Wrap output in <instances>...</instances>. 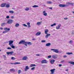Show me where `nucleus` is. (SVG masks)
Listing matches in <instances>:
<instances>
[{"mask_svg": "<svg viewBox=\"0 0 74 74\" xmlns=\"http://www.w3.org/2000/svg\"><path fill=\"white\" fill-rule=\"evenodd\" d=\"M18 44L20 45L23 44H24L25 46H27V44L28 45H32V43L31 42H25V40H21L19 42Z\"/></svg>", "mask_w": 74, "mask_h": 74, "instance_id": "obj_1", "label": "nucleus"}, {"mask_svg": "<svg viewBox=\"0 0 74 74\" xmlns=\"http://www.w3.org/2000/svg\"><path fill=\"white\" fill-rule=\"evenodd\" d=\"M4 30H5L4 31H3V33H7L8 31H10V28H4Z\"/></svg>", "mask_w": 74, "mask_h": 74, "instance_id": "obj_2", "label": "nucleus"}, {"mask_svg": "<svg viewBox=\"0 0 74 74\" xmlns=\"http://www.w3.org/2000/svg\"><path fill=\"white\" fill-rule=\"evenodd\" d=\"M14 42V41L13 40H10L9 41V45H10V46L12 45H13V44L12 43Z\"/></svg>", "mask_w": 74, "mask_h": 74, "instance_id": "obj_3", "label": "nucleus"}, {"mask_svg": "<svg viewBox=\"0 0 74 74\" xmlns=\"http://www.w3.org/2000/svg\"><path fill=\"white\" fill-rule=\"evenodd\" d=\"M51 51H53V52H56V53H58L59 52V51L58 50V49H51Z\"/></svg>", "mask_w": 74, "mask_h": 74, "instance_id": "obj_4", "label": "nucleus"}, {"mask_svg": "<svg viewBox=\"0 0 74 74\" xmlns=\"http://www.w3.org/2000/svg\"><path fill=\"white\" fill-rule=\"evenodd\" d=\"M55 71V69H51L50 71L51 72L50 74H54Z\"/></svg>", "mask_w": 74, "mask_h": 74, "instance_id": "obj_5", "label": "nucleus"}, {"mask_svg": "<svg viewBox=\"0 0 74 74\" xmlns=\"http://www.w3.org/2000/svg\"><path fill=\"white\" fill-rule=\"evenodd\" d=\"M13 22V20H9L8 21L7 23L8 24H11Z\"/></svg>", "mask_w": 74, "mask_h": 74, "instance_id": "obj_6", "label": "nucleus"}, {"mask_svg": "<svg viewBox=\"0 0 74 74\" xmlns=\"http://www.w3.org/2000/svg\"><path fill=\"white\" fill-rule=\"evenodd\" d=\"M59 6L60 7H67V5H66L64 4H60L59 5Z\"/></svg>", "mask_w": 74, "mask_h": 74, "instance_id": "obj_7", "label": "nucleus"}, {"mask_svg": "<svg viewBox=\"0 0 74 74\" xmlns=\"http://www.w3.org/2000/svg\"><path fill=\"white\" fill-rule=\"evenodd\" d=\"M48 63V62L46 60H43L41 61V63H42V64L44 63Z\"/></svg>", "mask_w": 74, "mask_h": 74, "instance_id": "obj_8", "label": "nucleus"}, {"mask_svg": "<svg viewBox=\"0 0 74 74\" xmlns=\"http://www.w3.org/2000/svg\"><path fill=\"white\" fill-rule=\"evenodd\" d=\"M7 4V3H2L1 5V7H4L5 6V5Z\"/></svg>", "mask_w": 74, "mask_h": 74, "instance_id": "obj_9", "label": "nucleus"}, {"mask_svg": "<svg viewBox=\"0 0 74 74\" xmlns=\"http://www.w3.org/2000/svg\"><path fill=\"white\" fill-rule=\"evenodd\" d=\"M74 3L70 2H69L67 3V5H71L72 6H73V5H74Z\"/></svg>", "mask_w": 74, "mask_h": 74, "instance_id": "obj_10", "label": "nucleus"}, {"mask_svg": "<svg viewBox=\"0 0 74 74\" xmlns=\"http://www.w3.org/2000/svg\"><path fill=\"white\" fill-rule=\"evenodd\" d=\"M24 69L25 71H27V70L29 69V67H28V66H26Z\"/></svg>", "mask_w": 74, "mask_h": 74, "instance_id": "obj_11", "label": "nucleus"}, {"mask_svg": "<svg viewBox=\"0 0 74 74\" xmlns=\"http://www.w3.org/2000/svg\"><path fill=\"white\" fill-rule=\"evenodd\" d=\"M12 53H14V52L13 51H11L10 52H6L7 54L8 55H10V54L11 55H12L13 54Z\"/></svg>", "mask_w": 74, "mask_h": 74, "instance_id": "obj_12", "label": "nucleus"}, {"mask_svg": "<svg viewBox=\"0 0 74 74\" xmlns=\"http://www.w3.org/2000/svg\"><path fill=\"white\" fill-rule=\"evenodd\" d=\"M61 26V24H60L58 25V26L56 27V29H59Z\"/></svg>", "mask_w": 74, "mask_h": 74, "instance_id": "obj_13", "label": "nucleus"}, {"mask_svg": "<svg viewBox=\"0 0 74 74\" xmlns=\"http://www.w3.org/2000/svg\"><path fill=\"white\" fill-rule=\"evenodd\" d=\"M52 57L53 59H57L58 56H57V55H52Z\"/></svg>", "mask_w": 74, "mask_h": 74, "instance_id": "obj_14", "label": "nucleus"}, {"mask_svg": "<svg viewBox=\"0 0 74 74\" xmlns=\"http://www.w3.org/2000/svg\"><path fill=\"white\" fill-rule=\"evenodd\" d=\"M49 31L48 29H46L45 30V33L46 34H48V32Z\"/></svg>", "mask_w": 74, "mask_h": 74, "instance_id": "obj_15", "label": "nucleus"}, {"mask_svg": "<svg viewBox=\"0 0 74 74\" xmlns=\"http://www.w3.org/2000/svg\"><path fill=\"white\" fill-rule=\"evenodd\" d=\"M46 11H43V15H44V16H47V13L46 12H45Z\"/></svg>", "mask_w": 74, "mask_h": 74, "instance_id": "obj_16", "label": "nucleus"}, {"mask_svg": "<svg viewBox=\"0 0 74 74\" xmlns=\"http://www.w3.org/2000/svg\"><path fill=\"white\" fill-rule=\"evenodd\" d=\"M51 43H48L46 44V47H49V46H51Z\"/></svg>", "mask_w": 74, "mask_h": 74, "instance_id": "obj_17", "label": "nucleus"}, {"mask_svg": "<svg viewBox=\"0 0 74 74\" xmlns=\"http://www.w3.org/2000/svg\"><path fill=\"white\" fill-rule=\"evenodd\" d=\"M47 34V35L45 36V38H48V37H49V36H50L51 35V34Z\"/></svg>", "mask_w": 74, "mask_h": 74, "instance_id": "obj_18", "label": "nucleus"}, {"mask_svg": "<svg viewBox=\"0 0 74 74\" xmlns=\"http://www.w3.org/2000/svg\"><path fill=\"white\" fill-rule=\"evenodd\" d=\"M55 62V60H51L50 61V63L51 64H53Z\"/></svg>", "mask_w": 74, "mask_h": 74, "instance_id": "obj_19", "label": "nucleus"}, {"mask_svg": "<svg viewBox=\"0 0 74 74\" xmlns=\"http://www.w3.org/2000/svg\"><path fill=\"white\" fill-rule=\"evenodd\" d=\"M40 34H41V32H38L36 34V36H39Z\"/></svg>", "mask_w": 74, "mask_h": 74, "instance_id": "obj_20", "label": "nucleus"}, {"mask_svg": "<svg viewBox=\"0 0 74 74\" xmlns=\"http://www.w3.org/2000/svg\"><path fill=\"white\" fill-rule=\"evenodd\" d=\"M22 59L23 60H26V59H27V56H25V57H23Z\"/></svg>", "mask_w": 74, "mask_h": 74, "instance_id": "obj_21", "label": "nucleus"}, {"mask_svg": "<svg viewBox=\"0 0 74 74\" xmlns=\"http://www.w3.org/2000/svg\"><path fill=\"white\" fill-rule=\"evenodd\" d=\"M42 21H41V22H38L36 24V25H40L42 23Z\"/></svg>", "mask_w": 74, "mask_h": 74, "instance_id": "obj_22", "label": "nucleus"}, {"mask_svg": "<svg viewBox=\"0 0 74 74\" xmlns=\"http://www.w3.org/2000/svg\"><path fill=\"white\" fill-rule=\"evenodd\" d=\"M10 72H14L15 71V69H11L10 70Z\"/></svg>", "mask_w": 74, "mask_h": 74, "instance_id": "obj_23", "label": "nucleus"}, {"mask_svg": "<svg viewBox=\"0 0 74 74\" xmlns=\"http://www.w3.org/2000/svg\"><path fill=\"white\" fill-rule=\"evenodd\" d=\"M69 63H70V64H73V65L74 64V62L73 61H70L68 62Z\"/></svg>", "mask_w": 74, "mask_h": 74, "instance_id": "obj_24", "label": "nucleus"}, {"mask_svg": "<svg viewBox=\"0 0 74 74\" xmlns=\"http://www.w3.org/2000/svg\"><path fill=\"white\" fill-rule=\"evenodd\" d=\"M36 66V64H31L30 66V67H34Z\"/></svg>", "mask_w": 74, "mask_h": 74, "instance_id": "obj_25", "label": "nucleus"}, {"mask_svg": "<svg viewBox=\"0 0 74 74\" xmlns=\"http://www.w3.org/2000/svg\"><path fill=\"white\" fill-rule=\"evenodd\" d=\"M66 54L67 55H72L73 54V53L72 52H68V53H66Z\"/></svg>", "mask_w": 74, "mask_h": 74, "instance_id": "obj_26", "label": "nucleus"}, {"mask_svg": "<svg viewBox=\"0 0 74 74\" xmlns=\"http://www.w3.org/2000/svg\"><path fill=\"white\" fill-rule=\"evenodd\" d=\"M19 26V24L18 23L16 24V25H15V26L16 27H18Z\"/></svg>", "mask_w": 74, "mask_h": 74, "instance_id": "obj_27", "label": "nucleus"}, {"mask_svg": "<svg viewBox=\"0 0 74 74\" xmlns=\"http://www.w3.org/2000/svg\"><path fill=\"white\" fill-rule=\"evenodd\" d=\"M6 25V23H1V26H5Z\"/></svg>", "mask_w": 74, "mask_h": 74, "instance_id": "obj_28", "label": "nucleus"}, {"mask_svg": "<svg viewBox=\"0 0 74 74\" xmlns=\"http://www.w3.org/2000/svg\"><path fill=\"white\" fill-rule=\"evenodd\" d=\"M6 5V8H9V7H10V4H7Z\"/></svg>", "mask_w": 74, "mask_h": 74, "instance_id": "obj_29", "label": "nucleus"}, {"mask_svg": "<svg viewBox=\"0 0 74 74\" xmlns=\"http://www.w3.org/2000/svg\"><path fill=\"white\" fill-rule=\"evenodd\" d=\"M32 7L33 8H36V7H38V6L37 5H35L34 6H33Z\"/></svg>", "mask_w": 74, "mask_h": 74, "instance_id": "obj_30", "label": "nucleus"}, {"mask_svg": "<svg viewBox=\"0 0 74 74\" xmlns=\"http://www.w3.org/2000/svg\"><path fill=\"white\" fill-rule=\"evenodd\" d=\"M11 59L13 60H15V59H16V58L14 57H12L11 58Z\"/></svg>", "mask_w": 74, "mask_h": 74, "instance_id": "obj_31", "label": "nucleus"}, {"mask_svg": "<svg viewBox=\"0 0 74 74\" xmlns=\"http://www.w3.org/2000/svg\"><path fill=\"white\" fill-rule=\"evenodd\" d=\"M10 46L11 47V48H13V49H15V46L13 45H11V46Z\"/></svg>", "mask_w": 74, "mask_h": 74, "instance_id": "obj_32", "label": "nucleus"}, {"mask_svg": "<svg viewBox=\"0 0 74 74\" xmlns=\"http://www.w3.org/2000/svg\"><path fill=\"white\" fill-rule=\"evenodd\" d=\"M47 4H52V2L51 1H48L47 2Z\"/></svg>", "mask_w": 74, "mask_h": 74, "instance_id": "obj_33", "label": "nucleus"}, {"mask_svg": "<svg viewBox=\"0 0 74 74\" xmlns=\"http://www.w3.org/2000/svg\"><path fill=\"white\" fill-rule=\"evenodd\" d=\"M56 24V23H54L53 24H52L51 25V27H52V26H55Z\"/></svg>", "mask_w": 74, "mask_h": 74, "instance_id": "obj_34", "label": "nucleus"}, {"mask_svg": "<svg viewBox=\"0 0 74 74\" xmlns=\"http://www.w3.org/2000/svg\"><path fill=\"white\" fill-rule=\"evenodd\" d=\"M20 64L21 63L20 62H15L14 63V64Z\"/></svg>", "mask_w": 74, "mask_h": 74, "instance_id": "obj_35", "label": "nucleus"}, {"mask_svg": "<svg viewBox=\"0 0 74 74\" xmlns=\"http://www.w3.org/2000/svg\"><path fill=\"white\" fill-rule=\"evenodd\" d=\"M9 12L11 14H13V13H14V12L12 11H9Z\"/></svg>", "mask_w": 74, "mask_h": 74, "instance_id": "obj_36", "label": "nucleus"}, {"mask_svg": "<svg viewBox=\"0 0 74 74\" xmlns=\"http://www.w3.org/2000/svg\"><path fill=\"white\" fill-rule=\"evenodd\" d=\"M35 67H33L31 68V70H34L35 69Z\"/></svg>", "mask_w": 74, "mask_h": 74, "instance_id": "obj_37", "label": "nucleus"}, {"mask_svg": "<svg viewBox=\"0 0 74 74\" xmlns=\"http://www.w3.org/2000/svg\"><path fill=\"white\" fill-rule=\"evenodd\" d=\"M21 73V70H18V74H20Z\"/></svg>", "mask_w": 74, "mask_h": 74, "instance_id": "obj_38", "label": "nucleus"}, {"mask_svg": "<svg viewBox=\"0 0 74 74\" xmlns=\"http://www.w3.org/2000/svg\"><path fill=\"white\" fill-rule=\"evenodd\" d=\"M23 26H25V27H27V25H26L25 24H23Z\"/></svg>", "mask_w": 74, "mask_h": 74, "instance_id": "obj_39", "label": "nucleus"}, {"mask_svg": "<svg viewBox=\"0 0 74 74\" xmlns=\"http://www.w3.org/2000/svg\"><path fill=\"white\" fill-rule=\"evenodd\" d=\"M47 9H50V10H52V7H51V8L48 7Z\"/></svg>", "mask_w": 74, "mask_h": 74, "instance_id": "obj_40", "label": "nucleus"}, {"mask_svg": "<svg viewBox=\"0 0 74 74\" xmlns=\"http://www.w3.org/2000/svg\"><path fill=\"white\" fill-rule=\"evenodd\" d=\"M41 42H45L46 41H45V40H42Z\"/></svg>", "mask_w": 74, "mask_h": 74, "instance_id": "obj_41", "label": "nucleus"}, {"mask_svg": "<svg viewBox=\"0 0 74 74\" xmlns=\"http://www.w3.org/2000/svg\"><path fill=\"white\" fill-rule=\"evenodd\" d=\"M3 56L4 57V59H5V58H6V56L3 55Z\"/></svg>", "mask_w": 74, "mask_h": 74, "instance_id": "obj_42", "label": "nucleus"}, {"mask_svg": "<svg viewBox=\"0 0 74 74\" xmlns=\"http://www.w3.org/2000/svg\"><path fill=\"white\" fill-rule=\"evenodd\" d=\"M7 49H12L10 47H8L7 48Z\"/></svg>", "mask_w": 74, "mask_h": 74, "instance_id": "obj_43", "label": "nucleus"}, {"mask_svg": "<svg viewBox=\"0 0 74 74\" xmlns=\"http://www.w3.org/2000/svg\"><path fill=\"white\" fill-rule=\"evenodd\" d=\"M27 25H30V23H27Z\"/></svg>", "mask_w": 74, "mask_h": 74, "instance_id": "obj_44", "label": "nucleus"}, {"mask_svg": "<svg viewBox=\"0 0 74 74\" xmlns=\"http://www.w3.org/2000/svg\"><path fill=\"white\" fill-rule=\"evenodd\" d=\"M29 8H26L25 9V10H29Z\"/></svg>", "mask_w": 74, "mask_h": 74, "instance_id": "obj_45", "label": "nucleus"}, {"mask_svg": "<svg viewBox=\"0 0 74 74\" xmlns=\"http://www.w3.org/2000/svg\"><path fill=\"white\" fill-rule=\"evenodd\" d=\"M6 18H7V19H8V18H10V16H7L6 17Z\"/></svg>", "mask_w": 74, "mask_h": 74, "instance_id": "obj_46", "label": "nucleus"}, {"mask_svg": "<svg viewBox=\"0 0 74 74\" xmlns=\"http://www.w3.org/2000/svg\"><path fill=\"white\" fill-rule=\"evenodd\" d=\"M48 58H51V56L50 55L48 56Z\"/></svg>", "mask_w": 74, "mask_h": 74, "instance_id": "obj_47", "label": "nucleus"}, {"mask_svg": "<svg viewBox=\"0 0 74 74\" xmlns=\"http://www.w3.org/2000/svg\"><path fill=\"white\" fill-rule=\"evenodd\" d=\"M69 43L70 44H72V40L70 41L69 42Z\"/></svg>", "mask_w": 74, "mask_h": 74, "instance_id": "obj_48", "label": "nucleus"}, {"mask_svg": "<svg viewBox=\"0 0 74 74\" xmlns=\"http://www.w3.org/2000/svg\"><path fill=\"white\" fill-rule=\"evenodd\" d=\"M64 19L65 20H67V19H68V18H67V17H66L64 18Z\"/></svg>", "mask_w": 74, "mask_h": 74, "instance_id": "obj_49", "label": "nucleus"}, {"mask_svg": "<svg viewBox=\"0 0 74 74\" xmlns=\"http://www.w3.org/2000/svg\"><path fill=\"white\" fill-rule=\"evenodd\" d=\"M32 40H34V41H35L36 40V39L35 38H34L32 39Z\"/></svg>", "mask_w": 74, "mask_h": 74, "instance_id": "obj_50", "label": "nucleus"}, {"mask_svg": "<svg viewBox=\"0 0 74 74\" xmlns=\"http://www.w3.org/2000/svg\"><path fill=\"white\" fill-rule=\"evenodd\" d=\"M61 63H64V60H62L61 61Z\"/></svg>", "mask_w": 74, "mask_h": 74, "instance_id": "obj_51", "label": "nucleus"}, {"mask_svg": "<svg viewBox=\"0 0 74 74\" xmlns=\"http://www.w3.org/2000/svg\"><path fill=\"white\" fill-rule=\"evenodd\" d=\"M66 57H67V56H66V55L64 56L63 57L64 58H66Z\"/></svg>", "mask_w": 74, "mask_h": 74, "instance_id": "obj_52", "label": "nucleus"}, {"mask_svg": "<svg viewBox=\"0 0 74 74\" xmlns=\"http://www.w3.org/2000/svg\"><path fill=\"white\" fill-rule=\"evenodd\" d=\"M62 66V64H60L59 65V67H61Z\"/></svg>", "mask_w": 74, "mask_h": 74, "instance_id": "obj_53", "label": "nucleus"}, {"mask_svg": "<svg viewBox=\"0 0 74 74\" xmlns=\"http://www.w3.org/2000/svg\"><path fill=\"white\" fill-rule=\"evenodd\" d=\"M0 29H1V30H3V27H1L0 28Z\"/></svg>", "mask_w": 74, "mask_h": 74, "instance_id": "obj_54", "label": "nucleus"}, {"mask_svg": "<svg viewBox=\"0 0 74 74\" xmlns=\"http://www.w3.org/2000/svg\"><path fill=\"white\" fill-rule=\"evenodd\" d=\"M11 18L12 19H13V18H14V16H11Z\"/></svg>", "mask_w": 74, "mask_h": 74, "instance_id": "obj_55", "label": "nucleus"}, {"mask_svg": "<svg viewBox=\"0 0 74 74\" xmlns=\"http://www.w3.org/2000/svg\"><path fill=\"white\" fill-rule=\"evenodd\" d=\"M40 54H36V56H40Z\"/></svg>", "mask_w": 74, "mask_h": 74, "instance_id": "obj_56", "label": "nucleus"}, {"mask_svg": "<svg viewBox=\"0 0 74 74\" xmlns=\"http://www.w3.org/2000/svg\"><path fill=\"white\" fill-rule=\"evenodd\" d=\"M72 35H74V32H73L72 33Z\"/></svg>", "mask_w": 74, "mask_h": 74, "instance_id": "obj_57", "label": "nucleus"}, {"mask_svg": "<svg viewBox=\"0 0 74 74\" xmlns=\"http://www.w3.org/2000/svg\"><path fill=\"white\" fill-rule=\"evenodd\" d=\"M65 71H69V69H66V70Z\"/></svg>", "mask_w": 74, "mask_h": 74, "instance_id": "obj_58", "label": "nucleus"}, {"mask_svg": "<svg viewBox=\"0 0 74 74\" xmlns=\"http://www.w3.org/2000/svg\"><path fill=\"white\" fill-rule=\"evenodd\" d=\"M28 27H30V25H28Z\"/></svg>", "mask_w": 74, "mask_h": 74, "instance_id": "obj_59", "label": "nucleus"}, {"mask_svg": "<svg viewBox=\"0 0 74 74\" xmlns=\"http://www.w3.org/2000/svg\"><path fill=\"white\" fill-rule=\"evenodd\" d=\"M14 63H10V64H14Z\"/></svg>", "mask_w": 74, "mask_h": 74, "instance_id": "obj_60", "label": "nucleus"}, {"mask_svg": "<svg viewBox=\"0 0 74 74\" xmlns=\"http://www.w3.org/2000/svg\"><path fill=\"white\" fill-rule=\"evenodd\" d=\"M72 13L74 14V11L72 12Z\"/></svg>", "mask_w": 74, "mask_h": 74, "instance_id": "obj_61", "label": "nucleus"}, {"mask_svg": "<svg viewBox=\"0 0 74 74\" xmlns=\"http://www.w3.org/2000/svg\"><path fill=\"white\" fill-rule=\"evenodd\" d=\"M12 9L13 10H15V8H12Z\"/></svg>", "mask_w": 74, "mask_h": 74, "instance_id": "obj_62", "label": "nucleus"}, {"mask_svg": "<svg viewBox=\"0 0 74 74\" xmlns=\"http://www.w3.org/2000/svg\"><path fill=\"white\" fill-rule=\"evenodd\" d=\"M29 10H25V11H28Z\"/></svg>", "mask_w": 74, "mask_h": 74, "instance_id": "obj_63", "label": "nucleus"}, {"mask_svg": "<svg viewBox=\"0 0 74 74\" xmlns=\"http://www.w3.org/2000/svg\"><path fill=\"white\" fill-rule=\"evenodd\" d=\"M40 19H41V20H42V18H40Z\"/></svg>", "mask_w": 74, "mask_h": 74, "instance_id": "obj_64", "label": "nucleus"}]
</instances>
